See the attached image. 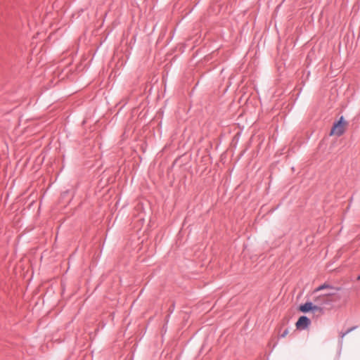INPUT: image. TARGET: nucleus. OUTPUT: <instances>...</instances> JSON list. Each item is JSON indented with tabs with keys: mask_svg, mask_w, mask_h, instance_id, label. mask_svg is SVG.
<instances>
[{
	"mask_svg": "<svg viewBox=\"0 0 360 360\" xmlns=\"http://www.w3.org/2000/svg\"><path fill=\"white\" fill-rule=\"evenodd\" d=\"M357 280H360V275L357 277Z\"/></svg>",
	"mask_w": 360,
	"mask_h": 360,
	"instance_id": "0eeeda50",
	"label": "nucleus"
},
{
	"mask_svg": "<svg viewBox=\"0 0 360 360\" xmlns=\"http://www.w3.org/2000/svg\"><path fill=\"white\" fill-rule=\"evenodd\" d=\"M347 126V121L343 117H341L339 121L334 124L330 135H341L345 132V130Z\"/></svg>",
	"mask_w": 360,
	"mask_h": 360,
	"instance_id": "f257e3e1",
	"label": "nucleus"
},
{
	"mask_svg": "<svg viewBox=\"0 0 360 360\" xmlns=\"http://www.w3.org/2000/svg\"><path fill=\"white\" fill-rule=\"evenodd\" d=\"M327 300L326 295H323L315 298V301L319 303H325Z\"/></svg>",
	"mask_w": 360,
	"mask_h": 360,
	"instance_id": "20e7f679",
	"label": "nucleus"
},
{
	"mask_svg": "<svg viewBox=\"0 0 360 360\" xmlns=\"http://www.w3.org/2000/svg\"><path fill=\"white\" fill-rule=\"evenodd\" d=\"M300 310L302 312H308L309 311H316V312H322V308L314 304L311 302H306L305 304L300 306Z\"/></svg>",
	"mask_w": 360,
	"mask_h": 360,
	"instance_id": "f03ea898",
	"label": "nucleus"
},
{
	"mask_svg": "<svg viewBox=\"0 0 360 360\" xmlns=\"http://www.w3.org/2000/svg\"><path fill=\"white\" fill-rule=\"evenodd\" d=\"M289 333V330L288 329H285L283 333L281 335V338H285L288 335V334Z\"/></svg>",
	"mask_w": 360,
	"mask_h": 360,
	"instance_id": "39448f33",
	"label": "nucleus"
},
{
	"mask_svg": "<svg viewBox=\"0 0 360 360\" xmlns=\"http://www.w3.org/2000/svg\"><path fill=\"white\" fill-rule=\"evenodd\" d=\"M326 288V285H321V286H319V288H317L315 290V292H317V291L321 290H323V289H324V288Z\"/></svg>",
	"mask_w": 360,
	"mask_h": 360,
	"instance_id": "423d86ee",
	"label": "nucleus"
},
{
	"mask_svg": "<svg viewBox=\"0 0 360 360\" xmlns=\"http://www.w3.org/2000/svg\"><path fill=\"white\" fill-rule=\"evenodd\" d=\"M310 324V320L305 316H300L296 323V327L298 329H305Z\"/></svg>",
	"mask_w": 360,
	"mask_h": 360,
	"instance_id": "7ed1b4c3",
	"label": "nucleus"
}]
</instances>
